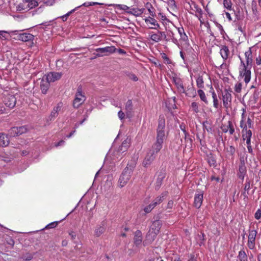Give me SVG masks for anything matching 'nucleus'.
Wrapping results in <instances>:
<instances>
[{
	"mask_svg": "<svg viewBox=\"0 0 261 261\" xmlns=\"http://www.w3.org/2000/svg\"><path fill=\"white\" fill-rule=\"evenodd\" d=\"M203 193L196 194L194 197V206L199 208L200 207L203 201Z\"/></svg>",
	"mask_w": 261,
	"mask_h": 261,
	"instance_id": "obj_21",
	"label": "nucleus"
},
{
	"mask_svg": "<svg viewBox=\"0 0 261 261\" xmlns=\"http://www.w3.org/2000/svg\"><path fill=\"white\" fill-rule=\"evenodd\" d=\"M222 130L224 133L227 132L228 128H229V124L228 125H224L221 127Z\"/></svg>",
	"mask_w": 261,
	"mask_h": 261,
	"instance_id": "obj_63",
	"label": "nucleus"
},
{
	"mask_svg": "<svg viewBox=\"0 0 261 261\" xmlns=\"http://www.w3.org/2000/svg\"><path fill=\"white\" fill-rule=\"evenodd\" d=\"M257 232L255 230H249L247 246L250 249H254Z\"/></svg>",
	"mask_w": 261,
	"mask_h": 261,
	"instance_id": "obj_10",
	"label": "nucleus"
},
{
	"mask_svg": "<svg viewBox=\"0 0 261 261\" xmlns=\"http://www.w3.org/2000/svg\"><path fill=\"white\" fill-rule=\"evenodd\" d=\"M55 0H47L45 2V3L49 6L53 5L55 3Z\"/></svg>",
	"mask_w": 261,
	"mask_h": 261,
	"instance_id": "obj_62",
	"label": "nucleus"
},
{
	"mask_svg": "<svg viewBox=\"0 0 261 261\" xmlns=\"http://www.w3.org/2000/svg\"><path fill=\"white\" fill-rule=\"evenodd\" d=\"M75 9H73L71 11H70V12H69L68 13H67L66 15H63L62 17V20L65 21L67 20V17L71 14L73 12H74Z\"/></svg>",
	"mask_w": 261,
	"mask_h": 261,
	"instance_id": "obj_48",
	"label": "nucleus"
},
{
	"mask_svg": "<svg viewBox=\"0 0 261 261\" xmlns=\"http://www.w3.org/2000/svg\"><path fill=\"white\" fill-rule=\"evenodd\" d=\"M136 165L135 160H132L127 164L119 178V182L121 187H124L129 180Z\"/></svg>",
	"mask_w": 261,
	"mask_h": 261,
	"instance_id": "obj_3",
	"label": "nucleus"
},
{
	"mask_svg": "<svg viewBox=\"0 0 261 261\" xmlns=\"http://www.w3.org/2000/svg\"><path fill=\"white\" fill-rule=\"evenodd\" d=\"M144 9H138V8H130L129 11H127V13L135 15L136 16H139L141 15L144 12Z\"/></svg>",
	"mask_w": 261,
	"mask_h": 261,
	"instance_id": "obj_28",
	"label": "nucleus"
},
{
	"mask_svg": "<svg viewBox=\"0 0 261 261\" xmlns=\"http://www.w3.org/2000/svg\"><path fill=\"white\" fill-rule=\"evenodd\" d=\"M247 123L249 128H251L252 126V121L250 118H248Z\"/></svg>",
	"mask_w": 261,
	"mask_h": 261,
	"instance_id": "obj_64",
	"label": "nucleus"
},
{
	"mask_svg": "<svg viewBox=\"0 0 261 261\" xmlns=\"http://www.w3.org/2000/svg\"><path fill=\"white\" fill-rule=\"evenodd\" d=\"M185 135V140L186 143L185 147H191L192 146V140L189 137V135L188 133L184 134Z\"/></svg>",
	"mask_w": 261,
	"mask_h": 261,
	"instance_id": "obj_36",
	"label": "nucleus"
},
{
	"mask_svg": "<svg viewBox=\"0 0 261 261\" xmlns=\"http://www.w3.org/2000/svg\"><path fill=\"white\" fill-rule=\"evenodd\" d=\"M213 102H214V107L215 108L218 109L219 107V101H218V98L213 99Z\"/></svg>",
	"mask_w": 261,
	"mask_h": 261,
	"instance_id": "obj_57",
	"label": "nucleus"
},
{
	"mask_svg": "<svg viewBox=\"0 0 261 261\" xmlns=\"http://www.w3.org/2000/svg\"><path fill=\"white\" fill-rule=\"evenodd\" d=\"M62 106V103L60 102L53 108V110L47 118V121H52L55 120V119L58 116L59 112L61 111Z\"/></svg>",
	"mask_w": 261,
	"mask_h": 261,
	"instance_id": "obj_11",
	"label": "nucleus"
},
{
	"mask_svg": "<svg viewBox=\"0 0 261 261\" xmlns=\"http://www.w3.org/2000/svg\"><path fill=\"white\" fill-rule=\"evenodd\" d=\"M28 128L27 126L20 127H13L9 130L8 135L12 137L20 136L28 132Z\"/></svg>",
	"mask_w": 261,
	"mask_h": 261,
	"instance_id": "obj_6",
	"label": "nucleus"
},
{
	"mask_svg": "<svg viewBox=\"0 0 261 261\" xmlns=\"http://www.w3.org/2000/svg\"><path fill=\"white\" fill-rule=\"evenodd\" d=\"M223 59L225 61L227 59L229 54V50L227 46L223 45L220 49V52Z\"/></svg>",
	"mask_w": 261,
	"mask_h": 261,
	"instance_id": "obj_26",
	"label": "nucleus"
},
{
	"mask_svg": "<svg viewBox=\"0 0 261 261\" xmlns=\"http://www.w3.org/2000/svg\"><path fill=\"white\" fill-rule=\"evenodd\" d=\"M245 56L246 60V64H245L239 56L241 60V65L243 66L242 70L240 71V76L242 77H244V81L246 84H247L250 82L251 79L250 68L251 67V63L252 61V52L250 48L245 53Z\"/></svg>",
	"mask_w": 261,
	"mask_h": 261,
	"instance_id": "obj_1",
	"label": "nucleus"
},
{
	"mask_svg": "<svg viewBox=\"0 0 261 261\" xmlns=\"http://www.w3.org/2000/svg\"><path fill=\"white\" fill-rule=\"evenodd\" d=\"M166 170H161L160 172L156 181L155 189L158 190L163 184V180L166 176Z\"/></svg>",
	"mask_w": 261,
	"mask_h": 261,
	"instance_id": "obj_19",
	"label": "nucleus"
},
{
	"mask_svg": "<svg viewBox=\"0 0 261 261\" xmlns=\"http://www.w3.org/2000/svg\"><path fill=\"white\" fill-rule=\"evenodd\" d=\"M32 258L33 255L31 254H27L22 257V258L25 260H30L31 259H32Z\"/></svg>",
	"mask_w": 261,
	"mask_h": 261,
	"instance_id": "obj_54",
	"label": "nucleus"
},
{
	"mask_svg": "<svg viewBox=\"0 0 261 261\" xmlns=\"http://www.w3.org/2000/svg\"><path fill=\"white\" fill-rule=\"evenodd\" d=\"M142 242V234L140 230H137L135 233L134 243L136 246L140 245Z\"/></svg>",
	"mask_w": 261,
	"mask_h": 261,
	"instance_id": "obj_22",
	"label": "nucleus"
},
{
	"mask_svg": "<svg viewBox=\"0 0 261 261\" xmlns=\"http://www.w3.org/2000/svg\"><path fill=\"white\" fill-rule=\"evenodd\" d=\"M239 171L240 173L239 175V178L243 179L246 171V166L244 161L241 162L239 165Z\"/></svg>",
	"mask_w": 261,
	"mask_h": 261,
	"instance_id": "obj_30",
	"label": "nucleus"
},
{
	"mask_svg": "<svg viewBox=\"0 0 261 261\" xmlns=\"http://www.w3.org/2000/svg\"><path fill=\"white\" fill-rule=\"evenodd\" d=\"M145 21L146 23H150V24L152 25L155 24V23L157 22L156 20L152 17H149L147 18H146L145 19Z\"/></svg>",
	"mask_w": 261,
	"mask_h": 261,
	"instance_id": "obj_45",
	"label": "nucleus"
},
{
	"mask_svg": "<svg viewBox=\"0 0 261 261\" xmlns=\"http://www.w3.org/2000/svg\"><path fill=\"white\" fill-rule=\"evenodd\" d=\"M159 217H156V219L152 223L149 230L154 231V232L159 233L162 225V221L158 219Z\"/></svg>",
	"mask_w": 261,
	"mask_h": 261,
	"instance_id": "obj_15",
	"label": "nucleus"
},
{
	"mask_svg": "<svg viewBox=\"0 0 261 261\" xmlns=\"http://www.w3.org/2000/svg\"><path fill=\"white\" fill-rule=\"evenodd\" d=\"M150 38L155 42H158L162 40H168L165 33L161 31H158L156 33H151Z\"/></svg>",
	"mask_w": 261,
	"mask_h": 261,
	"instance_id": "obj_9",
	"label": "nucleus"
},
{
	"mask_svg": "<svg viewBox=\"0 0 261 261\" xmlns=\"http://www.w3.org/2000/svg\"><path fill=\"white\" fill-rule=\"evenodd\" d=\"M250 182L249 181H246V182L245 183V187H244V190L245 191H248V190H249L250 188Z\"/></svg>",
	"mask_w": 261,
	"mask_h": 261,
	"instance_id": "obj_56",
	"label": "nucleus"
},
{
	"mask_svg": "<svg viewBox=\"0 0 261 261\" xmlns=\"http://www.w3.org/2000/svg\"><path fill=\"white\" fill-rule=\"evenodd\" d=\"M116 7L121 10L125 11L126 12L127 11H129V10L130 9L129 7H128V6H127L126 5H125L117 4V5H116Z\"/></svg>",
	"mask_w": 261,
	"mask_h": 261,
	"instance_id": "obj_42",
	"label": "nucleus"
},
{
	"mask_svg": "<svg viewBox=\"0 0 261 261\" xmlns=\"http://www.w3.org/2000/svg\"><path fill=\"white\" fill-rule=\"evenodd\" d=\"M207 161L211 166H215L216 163L215 159L212 154L208 156Z\"/></svg>",
	"mask_w": 261,
	"mask_h": 261,
	"instance_id": "obj_39",
	"label": "nucleus"
},
{
	"mask_svg": "<svg viewBox=\"0 0 261 261\" xmlns=\"http://www.w3.org/2000/svg\"><path fill=\"white\" fill-rule=\"evenodd\" d=\"M254 217L256 219L259 220L261 218V209H258L254 215Z\"/></svg>",
	"mask_w": 261,
	"mask_h": 261,
	"instance_id": "obj_50",
	"label": "nucleus"
},
{
	"mask_svg": "<svg viewBox=\"0 0 261 261\" xmlns=\"http://www.w3.org/2000/svg\"><path fill=\"white\" fill-rule=\"evenodd\" d=\"M162 58L164 59L165 63L168 64L171 63V60L165 54H163V55L162 56Z\"/></svg>",
	"mask_w": 261,
	"mask_h": 261,
	"instance_id": "obj_51",
	"label": "nucleus"
},
{
	"mask_svg": "<svg viewBox=\"0 0 261 261\" xmlns=\"http://www.w3.org/2000/svg\"><path fill=\"white\" fill-rule=\"evenodd\" d=\"M82 88L79 87L73 102V106L75 108H78L85 100V96L82 95Z\"/></svg>",
	"mask_w": 261,
	"mask_h": 261,
	"instance_id": "obj_7",
	"label": "nucleus"
},
{
	"mask_svg": "<svg viewBox=\"0 0 261 261\" xmlns=\"http://www.w3.org/2000/svg\"><path fill=\"white\" fill-rule=\"evenodd\" d=\"M128 148V147H124L121 145V146H120L118 149L120 150V151H121V153H123L127 151Z\"/></svg>",
	"mask_w": 261,
	"mask_h": 261,
	"instance_id": "obj_53",
	"label": "nucleus"
},
{
	"mask_svg": "<svg viewBox=\"0 0 261 261\" xmlns=\"http://www.w3.org/2000/svg\"><path fill=\"white\" fill-rule=\"evenodd\" d=\"M168 4L171 7H176L175 1L174 0H168Z\"/></svg>",
	"mask_w": 261,
	"mask_h": 261,
	"instance_id": "obj_60",
	"label": "nucleus"
},
{
	"mask_svg": "<svg viewBox=\"0 0 261 261\" xmlns=\"http://www.w3.org/2000/svg\"><path fill=\"white\" fill-rule=\"evenodd\" d=\"M50 83L55 82L60 80L62 76V72H50L44 75Z\"/></svg>",
	"mask_w": 261,
	"mask_h": 261,
	"instance_id": "obj_12",
	"label": "nucleus"
},
{
	"mask_svg": "<svg viewBox=\"0 0 261 261\" xmlns=\"http://www.w3.org/2000/svg\"><path fill=\"white\" fill-rule=\"evenodd\" d=\"M38 2L34 0H31L28 3V7L30 8V9H33V8L38 6Z\"/></svg>",
	"mask_w": 261,
	"mask_h": 261,
	"instance_id": "obj_40",
	"label": "nucleus"
},
{
	"mask_svg": "<svg viewBox=\"0 0 261 261\" xmlns=\"http://www.w3.org/2000/svg\"><path fill=\"white\" fill-rule=\"evenodd\" d=\"M203 127L204 130H206L207 132L212 131L211 124L208 121H205L203 122Z\"/></svg>",
	"mask_w": 261,
	"mask_h": 261,
	"instance_id": "obj_37",
	"label": "nucleus"
},
{
	"mask_svg": "<svg viewBox=\"0 0 261 261\" xmlns=\"http://www.w3.org/2000/svg\"><path fill=\"white\" fill-rule=\"evenodd\" d=\"M158 234V233L154 232V231L149 230L146 236V240L143 242L144 245L152 242L156 238Z\"/></svg>",
	"mask_w": 261,
	"mask_h": 261,
	"instance_id": "obj_18",
	"label": "nucleus"
},
{
	"mask_svg": "<svg viewBox=\"0 0 261 261\" xmlns=\"http://www.w3.org/2000/svg\"><path fill=\"white\" fill-rule=\"evenodd\" d=\"M242 85L241 83H237L234 87V91L237 93H240L242 90Z\"/></svg>",
	"mask_w": 261,
	"mask_h": 261,
	"instance_id": "obj_46",
	"label": "nucleus"
},
{
	"mask_svg": "<svg viewBox=\"0 0 261 261\" xmlns=\"http://www.w3.org/2000/svg\"><path fill=\"white\" fill-rule=\"evenodd\" d=\"M197 93L199 96L200 99L203 101L205 103L207 104L208 101L206 99V95L203 90L199 89L197 91Z\"/></svg>",
	"mask_w": 261,
	"mask_h": 261,
	"instance_id": "obj_33",
	"label": "nucleus"
},
{
	"mask_svg": "<svg viewBox=\"0 0 261 261\" xmlns=\"http://www.w3.org/2000/svg\"><path fill=\"white\" fill-rule=\"evenodd\" d=\"M191 107L194 112L197 113L199 112V107L198 103L196 102H193L191 103Z\"/></svg>",
	"mask_w": 261,
	"mask_h": 261,
	"instance_id": "obj_41",
	"label": "nucleus"
},
{
	"mask_svg": "<svg viewBox=\"0 0 261 261\" xmlns=\"http://www.w3.org/2000/svg\"><path fill=\"white\" fill-rule=\"evenodd\" d=\"M58 223H59V222H58V221L51 222V223L48 224V225H47L45 226V229H50V228H55L57 226V225H58Z\"/></svg>",
	"mask_w": 261,
	"mask_h": 261,
	"instance_id": "obj_43",
	"label": "nucleus"
},
{
	"mask_svg": "<svg viewBox=\"0 0 261 261\" xmlns=\"http://www.w3.org/2000/svg\"><path fill=\"white\" fill-rule=\"evenodd\" d=\"M240 127L243 128V138L245 140L248 138H251L252 136V132L249 129H247L246 124H244V121L242 120L240 122Z\"/></svg>",
	"mask_w": 261,
	"mask_h": 261,
	"instance_id": "obj_14",
	"label": "nucleus"
},
{
	"mask_svg": "<svg viewBox=\"0 0 261 261\" xmlns=\"http://www.w3.org/2000/svg\"><path fill=\"white\" fill-rule=\"evenodd\" d=\"M222 100L223 104L225 108H228L229 102H230L231 100V95L230 93L228 92L227 89H225L222 92Z\"/></svg>",
	"mask_w": 261,
	"mask_h": 261,
	"instance_id": "obj_16",
	"label": "nucleus"
},
{
	"mask_svg": "<svg viewBox=\"0 0 261 261\" xmlns=\"http://www.w3.org/2000/svg\"><path fill=\"white\" fill-rule=\"evenodd\" d=\"M116 49V48L114 46H107L102 48H98L95 49V51L97 53H94V55L98 57H102L103 56H108L114 53Z\"/></svg>",
	"mask_w": 261,
	"mask_h": 261,
	"instance_id": "obj_5",
	"label": "nucleus"
},
{
	"mask_svg": "<svg viewBox=\"0 0 261 261\" xmlns=\"http://www.w3.org/2000/svg\"><path fill=\"white\" fill-rule=\"evenodd\" d=\"M228 152H230L231 155H233L235 152V148L232 146H230Z\"/></svg>",
	"mask_w": 261,
	"mask_h": 261,
	"instance_id": "obj_61",
	"label": "nucleus"
},
{
	"mask_svg": "<svg viewBox=\"0 0 261 261\" xmlns=\"http://www.w3.org/2000/svg\"><path fill=\"white\" fill-rule=\"evenodd\" d=\"M10 140L8 136L4 133L0 134V145L7 146L9 145Z\"/></svg>",
	"mask_w": 261,
	"mask_h": 261,
	"instance_id": "obj_25",
	"label": "nucleus"
},
{
	"mask_svg": "<svg viewBox=\"0 0 261 261\" xmlns=\"http://www.w3.org/2000/svg\"><path fill=\"white\" fill-rule=\"evenodd\" d=\"M128 77L129 79L132 80L134 81H137L138 79L137 76L133 73H129L127 74Z\"/></svg>",
	"mask_w": 261,
	"mask_h": 261,
	"instance_id": "obj_49",
	"label": "nucleus"
},
{
	"mask_svg": "<svg viewBox=\"0 0 261 261\" xmlns=\"http://www.w3.org/2000/svg\"><path fill=\"white\" fill-rule=\"evenodd\" d=\"M186 95L191 97H194L196 95V90L192 86H188L187 87L186 93H184Z\"/></svg>",
	"mask_w": 261,
	"mask_h": 261,
	"instance_id": "obj_27",
	"label": "nucleus"
},
{
	"mask_svg": "<svg viewBox=\"0 0 261 261\" xmlns=\"http://www.w3.org/2000/svg\"><path fill=\"white\" fill-rule=\"evenodd\" d=\"M130 139L126 138L125 140H124L121 145L124 147H129L130 145Z\"/></svg>",
	"mask_w": 261,
	"mask_h": 261,
	"instance_id": "obj_47",
	"label": "nucleus"
},
{
	"mask_svg": "<svg viewBox=\"0 0 261 261\" xmlns=\"http://www.w3.org/2000/svg\"><path fill=\"white\" fill-rule=\"evenodd\" d=\"M229 133L230 134H232L234 132V129L233 127L232 123L231 121H229Z\"/></svg>",
	"mask_w": 261,
	"mask_h": 261,
	"instance_id": "obj_52",
	"label": "nucleus"
},
{
	"mask_svg": "<svg viewBox=\"0 0 261 261\" xmlns=\"http://www.w3.org/2000/svg\"><path fill=\"white\" fill-rule=\"evenodd\" d=\"M155 207L153 205V204H152V203H150L149 205H148V206H146L144 208V211H145V213H150L151 210L154 208Z\"/></svg>",
	"mask_w": 261,
	"mask_h": 261,
	"instance_id": "obj_44",
	"label": "nucleus"
},
{
	"mask_svg": "<svg viewBox=\"0 0 261 261\" xmlns=\"http://www.w3.org/2000/svg\"><path fill=\"white\" fill-rule=\"evenodd\" d=\"M133 107V106L132 100H128L125 106V113L127 117H130L132 115Z\"/></svg>",
	"mask_w": 261,
	"mask_h": 261,
	"instance_id": "obj_24",
	"label": "nucleus"
},
{
	"mask_svg": "<svg viewBox=\"0 0 261 261\" xmlns=\"http://www.w3.org/2000/svg\"><path fill=\"white\" fill-rule=\"evenodd\" d=\"M34 37V36L32 34L29 33H23L18 36L19 40L23 42L32 41Z\"/></svg>",
	"mask_w": 261,
	"mask_h": 261,
	"instance_id": "obj_23",
	"label": "nucleus"
},
{
	"mask_svg": "<svg viewBox=\"0 0 261 261\" xmlns=\"http://www.w3.org/2000/svg\"><path fill=\"white\" fill-rule=\"evenodd\" d=\"M165 120L163 116H160L158 126L156 129L157 136L155 142L153 144V148L157 151H160L163 146L165 138Z\"/></svg>",
	"mask_w": 261,
	"mask_h": 261,
	"instance_id": "obj_2",
	"label": "nucleus"
},
{
	"mask_svg": "<svg viewBox=\"0 0 261 261\" xmlns=\"http://www.w3.org/2000/svg\"><path fill=\"white\" fill-rule=\"evenodd\" d=\"M173 81L179 93H186L182 81L180 78L174 77Z\"/></svg>",
	"mask_w": 261,
	"mask_h": 261,
	"instance_id": "obj_20",
	"label": "nucleus"
},
{
	"mask_svg": "<svg viewBox=\"0 0 261 261\" xmlns=\"http://www.w3.org/2000/svg\"><path fill=\"white\" fill-rule=\"evenodd\" d=\"M105 224V222L103 221L101 224V225L97 226L96 227L94 232V235L95 236L99 237L101 234H102L104 232L105 230V228L104 227Z\"/></svg>",
	"mask_w": 261,
	"mask_h": 261,
	"instance_id": "obj_29",
	"label": "nucleus"
},
{
	"mask_svg": "<svg viewBox=\"0 0 261 261\" xmlns=\"http://www.w3.org/2000/svg\"><path fill=\"white\" fill-rule=\"evenodd\" d=\"M69 234L71 237V240H73L76 238V233L74 231H71L69 232Z\"/></svg>",
	"mask_w": 261,
	"mask_h": 261,
	"instance_id": "obj_58",
	"label": "nucleus"
},
{
	"mask_svg": "<svg viewBox=\"0 0 261 261\" xmlns=\"http://www.w3.org/2000/svg\"><path fill=\"white\" fill-rule=\"evenodd\" d=\"M238 257L240 261H247V256L244 250L239 251Z\"/></svg>",
	"mask_w": 261,
	"mask_h": 261,
	"instance_id": "obj_35",
	"label": "nucleus"
},
{
	"mask_svg": "<svg viewBox=\"0 0 261 261\" xmlns=\"http://www.w3.org/2000/svg\"><path fill=\"white\" fill-rule=\"evenodd\" d=\"M159 151H157L152 146L151 148L147 152L145 159L142 163L143 166L145 167L150 165L156 158V154Z\"/></svg>",
	"mask_w": 261,
	"mask_h": 261,
	"instance_id": "obj_4",
	"label": "nucleus"
},
{
	"mask_svg": "<svg viewBox=\"0 0 261 261\" xmlns=\"http://www.w3.org/2000/svg\"><path fill=\"white\" fill-rule=\"evenodd\" d=\"M50 83L44 76L42 77L40 85V88L42 94H46L47 93L48 90L50 87Z\"/></svg>",
	"mask_w": 261,
	"mask_h": 261,
	"instance_id": "obj_13",
	"label": "nucleus"
},
{
	"mask_svg": "<svg viewBox=\"0 0 261 261\" xmlns=\"http://www.w3.org/2000/svg\"><path fill=\"white\" fill-rule=\"evenodd\" d=\"M232 5V4L231 0H223L224 7L227 10H231Z\"/></svg>",
	"mask_w": 261,
	"mask_h": 261,
	"instance_id": "obj_38",
	"label": "nucleus"
},
{
	"mask_svg": "<svg viewBox=\"0 0 261 261\" xmlns=\"http://www.w3.org/2000/svg\"><path fill=\"white\" fill-rule=\"evenodd\" d=\"M118 116L120 120H122L124 118L125 114L121 110H120L118 113Z\"/></svg>",
	"mask_w": 261,
	"mask_h": 261,
	"instance_id": "obj_55",
	"label": "nucleus"
},
{
	"mask_svg": "<svg viewBox=\"0 0 261 261\" xmlns=\"http://www.w3.org/2000/svg\"><path fill=\"white\" fill-rule=\"evenodd\" d=\"M109 154L113 160H120L123 156V153H121V151L118 148L111 149L109 151Z\"/></svg>",
	"mask_w": 261,
	"mask_h": 261,
	"instance_id": "obj_17",
	"label": "nucleus"
},
{
	"mask_svg": "<svg viewBox=\"0 0 261 261\" xmlns=\"http://www.w3.org/2000/svg\"><path fill=\"white\" fill-rule=\"evenodd\" d=\"M178 32L180 35V39L184 41L188 40V36L186 34L184 31V29L182 27L178 28Z\"/></svg>",
	"mask_w": 261,
	"mask_h": 261,
	"instance_id": "obj_32",
	"label": "nucleus"
},
{
	"mask_svg": "<svg viewBox=\"0 0 261 261\" xmlns=\"http://www.w3.org/2000/svg\"><path fill=\"white\" fill-rule=\"evenodd\" d=\"M211 92H212V97L213 99H215V98H217V95H216V93H215L213 87L211 86Z\"/></svg>",
	"mask_w": 261,
	"mask_h": 261,
	"instance_id": "obj_59",
	"label": "nucleus"
},
{
	"mask_svg": "<svg viewBox=\"0 0 261 261\" xmlns=\"http://www.w3.org/2000/svg\"><path fill=\"white\" fill-rule=\"evenodd\" d=\"M196 85L198 88H203L204 87V81L202 75H199L196 79Z\"/></svg>",
	"mask_w": 261,
	"mask_h": 261,
	"instance_id": "obj_34",
	"label": "nucleus"
},
{
	"mask_svg": "<svg viewBox=\"0 0 261 261\" xmlns=\"http://www.w3.org/2000/svg\"><path fill=\"white\" fill-rule=\"evenodd\" d=\"M16 102V99L14 95L11 94L5 95L3 97V103L5 106L11 109L13 108Z\"/></svg>",
	"mask_w": 261,
	"mask_h": 261,
	"instance_id": "obj_8",
	"label": "nucleus"
},
{
	"mask_svg": "<svg viewBox=\"0 0 261 261\" xmlns=\"http://www.w3.org/2000/svg\"><path fill=\"white\" fill-rule=\"evenodd\" d=\"M167 195L166 192L162 193L160 196L157 197L152 202V203L155 207L158 204L161 203L164 199V197Z\"/></svg>",
	"mask_w": 261,
	"mask_h": 261,
	"instance_id": "obj_31",
	"label": "nucleus"
}]
</instances>
